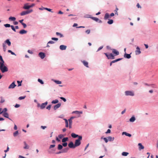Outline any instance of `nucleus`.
I'll use <instances>...</instances> for the list:
<instances>
[{
  "instance_id": "1",
  "label": "nucleus",
  "mask_w": 158,
  "mask_h": 158,
  "mask_svg": "<svg viewBox=\"0 0 158 158\" xmlns=\"http://www.w3.org/2000/svg\"><path fill=\"white\" fill-rule=\"evenodd\" d=\"M82 137L81 136H79L78 139L76 140L75 142L74 145L75 147L78 146L80 145L81 143V140H82Z\"/></svg>"
},
{
  "instance_id": "2",
  "label": "nucleus",
  "mask_w": 158,
  "mask_h": 158,
  "mask_svg": "<svg viewBox=\"0 0 158 158\" xmlns=\"http://www.w3.org/2000/svg\"><path fill=\"white\" fill-rule=\"evenodd\" d=\"M104 54L106 56L108 59H114L115 58L114 56L112 53L108 54L106 53H104Z\"/></svg>"
},
{
  "instance_id": "3",
  "label": "nucleus",
  "mask_w": 158,
  "mask_h": 158,
  "mask_svg": "<svg viewBox=\"0 0 158 158\" xmlns=\"http://www.w3.org/2000/svg\"><path fill=\"white\" fill-rule=\"evenodd\" d=\"M33 11L32 10L22 11L20 14L21 16H23L30 13Z\"/></svg>"
},
{
  "instance_id": "4",
  "label": "nucleus",
  "mask_w": 158,
  "mask_h": 158,
  "mask_svg": "<svg viewBox=\"0 0 158 158\" xmlns=\"http://www.w3.org/2000/svg\"><path fill=\"white\" fill-rule=\"evenodd\" d=\"M125 95L126 96H133L134 95V92L131 91H127L125 92Z\"/></svg>"
},
{
  "instance_id": "5",
  "label": "nucleus",
  "mask_w": 158,
  "mask_h": 158,
  "mask_svg": "<svg viewBox=\"0 0 158 158\" xmlns=\"http://www.w3.org/2000/svg\"><path fill=\"white\" fill-rule=\"evenodd\" d=\"M0 69L2 73H5V72H7L8 70V69L6 66L1 68Z\"/></svg>"
},
{
  "instance_id": "6",
  "label": "nucleus",
  "mask_w": 158,
  "mask_h": 158,
  "mask_svg": "<svg viewBox=\"0 0 158 158\" xmlns=\"http://www.w3.org/2000/svg\"><path fill=\"white\" fill-rule=\"evenodd\" d=\"M112 51V52L115 54L114 56H117L119 54V52L116 50L114 49H111Z\"/></svg>"
},
{
  "instance_id": "7",
  "label": "nucleus",
  "mask_w": 158,
  "mask_h": 158,
  "mask_svg": "<svg viewBox=\"0 0 158 158\" xmlns=\"http://www.w3.org/2000/svg\"><path fill=\"white\" fill-rule=\"evenodd\" d=\"M39 55L42 59H44L45 56V53L42 52H40L39 54Z\"/></svg>"
},
{
  "instance_id": "8",
  "label": "nucleus",
  "mask_w": 158,
  "mask_h": 158,
  "mask_svg": "<svg viewBox=\"0 0 158 158\" xmlns=\"http://www.w3.org/2000/svg\"><path fill=\"white\" fill-rule=\"evenodd\" d=\"M48 104V102H45L44 103H43L41 104L40 106V108L41 109H43L45 108L46 106Z\"/></svg>"
},
{
  "instance_id": "9",
  "label": "nucleus",
  "mask_w": 158,
  "mask_h": 158,
  "mask_svg": "<svg viewBox=\"0 0 158 158\" xmlns=\"http://www.w3.org/2000/svg\"><path fill=\"white\" fill-rule=\"evenodd\" d=\"M68 146L71 148H74L76 147L75 146V145L72 142H71L68 144Z\"/></svg>"
},
{
  "instance_id": "10",
  "label": "nucleus",
  "mask_w": 158,
  "mask_h": 158,
  "mask_svg": "<svg viewBox=\"0 0 158 158\" xmlns=\"http://www.w3.org/2000/svg\"><path fill=\"white\" fill-rule=\"evenodd\" d=\"M16 86V85L15 84V82H13L9 86V89H13Z\"/></svg>"
},
{
  "instance_id": "11",
  "label": "nucleus",
  "mask_w": 158,
  "mask_h": 158,
  "mask_svg": "<svg viewBox=\"0 0 158 158\" xmlns=\"http://www.w3.org/2000/svg\"><path fill=\"white\" fill-rule=\"evenodd\" d=\"M28 3H26L24 4V5L23 6V8L24 9H28L30 8V6L29 5H28Z\"/></svg>"
},
{
  "instance_id": "12",
  "label": "nucleus",
  "mask_w": 158,
  "mask_h": 158,
  "mask_svg": "<svg viewBox=\"0 0 158 158\" xmlns=\"http://www.w3.org/2000/svg\"><path fill=\"white\" fill-rule=\"evenodd\" d=\"M136 49V50L135 51L136 54V55H139V54H140L141 53L140 48L138 47H137Z\"/></svg>"
},
{
  "instance_id": "13",
  "label": "nucleus",
  "mask_w": 158,
  "mask_h": 158,
  "mask_svg": "<svg viewBox=\"0 0 158 158\" xmlns=\"http://www.w3.org/2000/svg\"><path fill=\"white\" fill-rule=\"evenodd\" d=\"M66 48V46L63 45H61L60 46V49L62 50H65Z\"/></svg>"
},
{
  "instance_id": "14",
  "label": "nucleus",
  "mask_w": 158,
  "mask_h": 158,
  "mask_svg": "<svg viewBox=\"0 0 158 158\" xmlns=\"http://www.w3.org/2000/svg\"><path fill=\"white\" fill-rule=\"evenodd\" d=\"M4 43L7 44L9 46L11 45V42L9 39H7L5 40Z\"/></svg>"
},
{
  "instance_id": "15",
  "label": "nucleus",
  "mask_w": 158,
  "mask_h": 158,
  "mask_svg": "<svg viewBox=\"0 0 158 158\" xmlns=\"http://www.w3.org/2000/svg\"><path fill=\"white\" fill-rule=\"evenodd\" d=\"M61 104L59 103L55 105L54 107V109L55 110H56L57 109L60 107L61 106Z\"/></svg>"
},
{
  "instance_id": "16",
  "label": "nucleus",
  "mask_w": 158,
  "mask_h": 158,
  "mask_svg": "<svg viewBox=\"0 0 158 158\" xmlns=\"http://www.w3.org/2000/svg\"><path fill=\"white\" fill-rule=\"evenodd\" d=\"M124 56L125 58H126L127 59H129L131 57L130 54L126 53H125Z\"/></svg>"
},
{
  "instance_id": "17",
  "label": "nucleus",
  "mask_w": 158,
  "mask_h": 158,
  "mask_svg": "<svg viewBox=\"0 0 158 158\" xmlns=\"http://www.w3.org/2000/svg\"><path fill=\"white\" fill-rule=\"evenodd\" d=\"M27 32V31L24 30H22L19 32V33L21 34H26Z\"/></svg>"
},
{
  "instance_id": "18",
  "label": "nucleus",
  "mask_w": 158,
  "mask_h": 158,
  "mask_svg": "<svg viewBox=\"0 0 158 158\" xmlns=\"http://www.w3.org/2000/svg\"><path fill=\"white\" fill-rule=\"evenodd\" d=\"M122 135H125L127 136H128V137H131V134L128 133L126 132H123L122 133Z\"/></svg>"
},
{
  "instance_id": "19",
  "label": "nucleus",
  "mask_w": 158,
  "mask_h": 158,
  "mask_svg": "<svg viewBox=\"0 0 158 158\" xmlns=\"http://www.w3.org/2000/svg\"><path fill=\"white\" fill-rule=\"evenodd\" d=\"M24 143L25 146L24 147V148L25 149H28L29 148V146L25 142H24Z\"/></svg>"
},
{
  "instance_id": "20",
  "label": "nucleus",
  "mask_w": 158,
  "mask_h": 158,
  "mask_svg": "<svg viewBox=\"0 0 158 158\" xmlns=\"http://www.w3.org/2000/svg\"><path fill=\"white\" fill-rule=\"evenodd\" d=\"M82 63H83V64H84V65L86 67H89V66H88V62H87V61H83L82 62Z\"/></svg>"
},
{
  "instance_id": "21",
  "label": "nucleus",
  "mask_w": 158,
  "mask_h": 158,
  "mask_svg": "<svg viewBox=\"0 0 158 158\" xmlns=\"http://www.w3.org/2000/svg\"><path fill=\"white\" fill-rule=\"evenodd\" d=\"M138 145L139 146V150L143 149H144V147L142 145L141 143H139L138 144Z\"/></svg>"
},
{
  "instance_id": "22",
  "label": "nucleus",
  "mask_w": 158,
  "mask_h": 158,
  "mask_svg": "<svg viewBox=\"0 0 158 158\" xmlns=\"http://www.w3.org/2000/svg\"><path fill=\"white\" fill-rule=\"evenodd\" d=\"M71 136L73 138H76L78 137H79V136H78V135H76L74 133H72L71 134Z\"/></svg>"
},
{
  "instance_id": "23",
  "label": "nucleus",
  "mask_w": 158,
  "mask_h": 158,
  "mask_svg": "<svg viewBox=\"0 0 158 158\" xmlns=\"http://www.w3.org/2000/svg\"><path fill=\"white\" fill-rule=\"evenodd\" d=\"M90 18H91V19H92L93 20L96 22H97L99 20V19H98V18H96V17H91Z\"/></svg>"
},
{
  "instance_id": "24",
  "label": "nucleus",
  "mask_w": 158,
  "mask_h": 158,
  "mask_svg": "<svg viewBox=\"0 0 158 158\" xmlns=\"http://www.w3.org/2000/svg\"><path fill=\"white\" fill-rule=\"evenodd\" d=\"M110 15H109V14L108 13H106L104 16V19H108Z\"/></svg>"
},
{
  "instance_id": "25",
  "label": "nucleus",
  "mask_w": 158,
  "mask_h": 158,
  "mask_svg": "<svg viewBox=\"0 0 158 158\" xmlns=\"http://www.w3.org/2000/svg\"><path fill=\"white\" fill-rule=\"evenodd\" d=\"M107 139H108V140L109 141H113L114 139V137H112L111 136H108L107 137Z\"/></svg>"
},
{
  "instance_id": "26",
  "label": "nucleus",
  "mask_w": 158,
  "mask_h": 158,
  "mask_svg": "<svg viewBox=\"0 0 158 158\" xmlns=\"http://www.w3.org/2000/svg\"><path fill=\"white\" fill-rule=\"evenodd\" d=\"M72 113H76V114H82V111H74Z\"/></svg>"
},
{
  "instance_id": "27",
  "label": "nucleus",
  "mask_w": 158,
  "mask_h": 158,
  "mask_svg": "<svg viewBox=\"0 0 158 158\" xmlns=\"http://www.w3.org/2000/svg\"><path fill=\"white\" fill-rule=\"evenodd\" d=\"M3 116L7 118H9V114L7 112H5L3 113Z\"/></svg>"
},
{
  "instance_id": "28",
  "label": "nucleus",
  "mask_w": 158,
  "mask_h": 158,
  "mask_svg": "<svg viewBox=\"0 0 158 158\" xmlns=\"http://www.w3.org/2000/svg\"><path fill=\"white\" fill-rule=\"evenodd\" d=\"M135 120V118L134 116H132L130 119L129 121L131 122H134Z\"/></svg>"
},
{
  "instance_id": "29",
  "label": "nucleus",
  "mask_w": 158,
  "mask_h": 158,
  "mask_svg": "<svg viewBox=\"0 0 158 158\" xmlns=\"http://www.w3.org/2000/svg\"><path fill=\"white\" fill-rule=\"evenodd\" d=\"M2 46L3 49V51L4 52H6V46L5 43H3L2 44Z\"/></svg>"
},
{
  "instance_id": "30",
  "label": "nucleus",
  "mask_w": 158,
  "mask_h": 158,
  "mask_svg": "<svg viewBox=\"0 0 158 158\" xmlns=\"http://www.w3.org/2000/svg\"><path fill=\"white\" fill-rule=\"evenodd\" d=\"M128 154L129 153L126 152H123L122 153V155L124 156H127Z\"/></svg>"
},
{
  "instance_id": "31",
  "label": "nucleus",
  "mask_w": 158,
  "mask_h": 158,
  "mask_svg": "<svg viewBox=\"0 0 158 158\" xmlns=\"http://www.w3.org/2000/svg\"><path fill=\"white\" fill-rule=\"evenodd\" d=\"M54 43V42L53 41H50L48 42L47 47H50V46L48 44H53Z\"/></svg>"
},
{
  "instance_id": "32",
  "label": "nucleus",
  "mask_w": 158,
  "mask_h": 158,
  "mask_svg": "<svg viewBox=\"0 0 158 158\" xmlns=\"http://www.w3.org/2000/svg\"><path fill=\"white\" fill-rule=\"evenodd\" d=\"M68 137L64 138L62 139V141L63 143H64L68 140Z\"/></svg>"
},
{
  "instance_id": "33",
  "label": "nucleus",
  "mask_w": 158,
  "mask_h": 158,
  "mask_svg": "<svg viewBox=\"0 0 158 158\" xmlns=\"http://www.w3.org/2000/svg\"><path fill=\"white\" fill-rule=\"evenodd\" d=\"M64 120H65V127H69L68 121L67 120V119H66L65 118L64 119Z\"/></svg>"
},
{
  "instance_id": "34",
  "label": "nucleus",
  "mask_w": 158,
  "mask_h": 158,
  "mask_svg": "<svg viewBox=\"0 0 158 158\" xmlns=\"http://www.w3.org/2000/svg\"><path fill=\"white\" fill-rule=\"evenodd\" d=\"M56 34L57 36H59L60 37H63V35L60 33L56 32Z\"/></svg>"
},
{
  "instance_id": "35",
  "label": "nucleus",
  "mask_w": 158,
  "mask_h": 158,
  "mask_svg": "<svg viewBox=\"0 0 158 158\" xmlns=\"http://www.w3.org/2000/svg\"><path fill=\"white\" fill-rule=\"evenodd\" d=\"M113 23V20L112 19H109L107 22V23L109 24H111Z\"/></svg>"
},
{
  "instance_id": "36",
  "label": "nucleus",
  "mask_w": 158,
  "mask_h": 158,
  "mask_svg": "<svg viewBox=\"0 0 158 158\" xmlns=\"http://www.w3.org/2000/svg\"><path fill=\"white\" fill-rule=\"evenodd\" d=\"M9 19L10 20L15 21L16 19V18L14 17H10L9 18Z\"/></svg>"
},
{
  "instance_id": "37",
  "label": "nucleus",
  "mask_w": 158,
  "mask_h": 158,
  "mask_svg": "<svg viewBox=\"0 0 158 158\" xmlns=\"http://www.w3.org/2000/svg\"><path fill=\"white\" fill-rule=\"evenodd\" d=\"M122 59V58H119V59H116V60H113L111 62H112V63H114L115 62H116L119 61L121 60Z\"/></svg>"
},
{
  "instance_id": "38",
  "label": "nucleus",
  "mask_w": 158,
  "mask_h": 158,
  "mask_svg": "<svg viewBox=\"0 0 158 158\" xmlns=\"http://www.w3.org/2000/svg\"><path fill=\"white\" fill-rule=\"evenodd\" d=\"M59 101L58 100L56 99L55 100H53L52 102V104H56Z\"/></svg>"
},
{
  "instance_id": "39",
  "label": "nucleus",
  "mask_w": 158,
  "mask_h": 158,
  "mask_svg": "<svg viewBox=\"0 0 158 158\" xmlns=\"http://www.w3.org/2000/svg\"><path fill=\"white\" fill-rule=\"evenodd\" d=\"M63 148V146L61 144H59L58 147V149L59 150Z\"/></svg>"
},
{
  "instance_id": "40",
  "label": "nucleus",
  "mask_w": 158,
  "mask_h": 158,
  "mask_svg": "<svg viewBox=\"0 0 158 158\" xmlns=\"http://www.w3.org/2000/svg\"><path fill=\"white\" fill-rule=\"evenodd\" d=\"M4 61L3 62H2L1 63L0 68H1L5 66L4 64Z\"/></svg>"
},
{
  "instance_id": "41",
  "label": "nucleus",
  "mask_w": 158,
  "mask_h": 158,
  "mask_svg": "<svg viewBox=\"0 0 158 158\" xmlns=\"http://www.w3.org/2000/svg\"><path fill=\"white\" fill-rule=\"evenodd\" d=\"M38 81L39 82H40L41 84H43L44 83L42 80L40 79H38Z\"/></svg>"
},
{
  "instance_id": "42",
  "label": "nucleus",
  "mask_w": 158,
  "mask_h": 158,
  "mask_svg": "<svg viewBox=\"0 0 158 158\" xmlns=\"http://www.w3.org/2000/svg\"><path fill=\"white\" fill-rule=\"evenodd\" d=\"M18 134V131H16L15 132H14L13 134V135L15 137Z\"/></svg>"
},
{
  "instance_id": "43",
  "label": "nucleus",
  "mask_w": 158,
  "mask_h": 158,
  "mask_svg": "<svg viewBox=\"0 0 158 158\" xmlns=\"http://www.w3.org/2000/svg\"><path fill=\"white\" fill-rule=\"evenodd\" d=\"M26 97V96L20 97L19 98V99L20 100L24 99Z\"/></svg>"
},
{
  "instance_id": "44",
  "label": "nucleus",
  "mask_w": 158,
  "mask_h": 158,
  "mask_svg": "<svg viewBox=\"0 0 158 158\" xmlns=\"http://www.w3.org/2000/svg\"><path fill=\"white\" fill-rule=\"evenodd\" d=\"M4 26L6 27H11V26L9 24H5L4 25Z\"/></svg>"
},
{
  "instance_id": "45",
  "label": "nucleus",
  "mask_w": 158,
  "mask_h": 158,
  "mask_svg": "<svg viewBox=\"0 0 158 158\" xmlns=\"http://www.w3.org/2000/svg\"><path fill=\"white\" fill-rule=\"evenodd\" d=\"M55 82L57 84H60L61 83V82L59 81H55Z\"/></svg>"
},
{
  "instance_id": "46",
  "label": "nucleus",
  "mask_w": 158,
  "mask_h": 158,
  "mask_svg": "<svg viewBox=\"0 0 158 158\" xmlns=\"http://www.w3.org/2000/svg\"><path fill=\"white\" fill-rule=\"evenodd\" d=\"M118 9L116 7V9L114 11L115 12V13L116 15H118Z\"/></svg>"
},
{
  "instance_id": "47",
  "label": "nucleus",
  "mask_w": 158,
  "mask_h": 158,
  "mask_svg": "<svg viewBox=\"0 0 158 158\" xmlns=\"http://www.w3.org/2000/svg\"><path fill=\"white\" fill-rule=\"evenodd\" d=\"M8 52L10 53L11 54L13 55H15V53L13 52H12L10 50H8Z\"/></svg>"
},
{
  "instance_id": "48",
  "label": "nucleus",
  "mask_w": 158,
  "mask_h": 158,
  "mask_svg": "<svg viewBox=\"0 0 158 158\" xmlns=\"http://www.w3.org/2000/svg\"><path fill=\"white\" fill-rule=\"evenodd\" d=\"M22 81H17V82H18V86H20L21 85V82H22Z\"/></svg>"
},
{
  "instance_id": "49",
  "label": "nucleus",
  "mask_w": 158,
  "mask_h": 158,
  "mask_svg": "<svg viewBox=\"0 0 158 158\" xmlns=\"http://www.w3.org/2000/svg\"><path fill=\"white\" fill-rule=\"evenodd\" d=\"M11 28L12 29L13 31H14L15 32L16 31V30L14 27L13 26V25H11Z\"/></svg>"
},
{
  "instance_id": "50",
  "label": "nucleus",
  "mask_w": 158,
  "mask_h": 158,
  "mask_svg": "<svg viewBox=\"0 0 158 158\" xmlns=\"http://www.w3.org/2000/svg\"><path fill=\"white\" fill-rule=\"evenodd\" d=\"M67 143H64L62 144V146H63L64 147H66L67 146Z\"/></svg>"
},
{
  "instance_id": "51",
  "label": "nucleus",
  "mask_w": 158,
  "mask_h": 158,
  "mask_svg": "<svg viewBox=\"0 0 158 158\" xmlns=\"http://www.w3.org/2000/svg\"><path fill=\"white\" fill-rule=\"evenodd\" d=\"M68 121H69V124H71V125H72V120H71V119H69L68 120Z\"/></svg>"
},
{
  "instance_id": "52",
  "label": "nucleus",
  "mask_w": 158,
  "mask_h": 158,
  "mask_svg": "<svg viewBox=\"0 0 158 158\" xmlns=\"http://www.w3.org/2000/svg\"><path fill=\"white\" fill-rule=\"evenodd\" d=\"M7 111V109L6 108H5L3 109V110L2 111V113L6 112Z\"/></svg>"
},
{
  "instance_id": "53",
  "label": "nucleus",
  "mask_w": 158,
  "mask_h": 158,
  "mask_svg": "<svg viewBox=\"0 0 158 158\" xmlns=\"http://www.w3.org/2000/svg\"><path fill=\"white\" fill-rule=\"evenodd\" d=\"M64 137V135H63L60 134L58 135V137L60 139H61Z\"/></svg>"
},
{
  "instance_id": "54",
  "label": "nucleus",
  "mask_w": 158,
  "mask_h": 158,
  "mask_svg": "<svg viewBox=\"0 0 158 158\" xmlns=\"http://www.w3.org/2000/svg\"><path fill=\"white\" fill-rule=\"evenodd\" d=\"M44 9H45V10H46L49 11H51V9H49V8H43Z\"/></svg>"
},
{
  "instance_id": "55",
  "label": "nucleus",
  "mask_w": 158,
  "mask_h": 158,
  "mask_svg": "<svg viewBox=\"0 0 158 158\" xmlns=\"http://www.w3.org/2000/svg\"><path fill=\"white\" fill-rule=\"evenodd\" d=\"M51 105H49L47 107H46V109L48 110H50V108H51Z\"/></svg>"
},
{
  "instance_id": "56",
  "label": "nucleus",
  "mask_w": 158,
  "mask_h": 158,
  "mask_svg": "<svg viewBox=\"0 0 158 158\" xmlns=\"http://www.w3.org/2000/svg\"><path fill=\"white\" fill-rule=\"evenodd\" d=\"M103 139L106 143H107L108 141V139L106 138H103Z\"/></svg>"
},
{
  "instance_id": "57",
  "label": "nucleus",
  "mask_w": 158,
  "mask_h": 158,
  "mask_svg": "<svg viewBox=\"0 0 158 158\" xmlns=\"http://www.w3.org/2000/svg\"><path fill=\"white\" fill-rule=\"evenodd\" d=\"M60 98L64 102H65L66 101V99L63 97H61Z\"/></svg>"
},
{
  "instance_id": "58",
  "label": "nucleus",
  "mask_w": 158,
  "mask_h": 158,
  "mask_svg": "<svg viewBox=\"0 0 158 158\" xmlns=\"http://www.w3.org/2000/svg\"><path fill=\"white\" fill-rule=\"evenodd\" d=\"M55 146V144L51 145L49 147V148L51 149L52 148H54Z\"/></svg>"
},
{
  "instance_id": "59",
  "label": "nucleus",
  "mask_w": 158,
  "mask_h": 158,
  "mask_svg": "<svg viewBox=\"0 0 158 158\" xmlns=\"http://www.w3.org/2000/svg\"><path fill=\"white\" fill-rule=\"evenodd\" d=\"M52 40L56 41H57L58 40V39L56 38L52 37Z\"/></svg>"
},
{
  "instance_id": "60",
  "label": "nucleus",
  "mask_w": 158,
  "mask_h": 158,
  "mask_svg": "<svg viewBox=\"0 0 158 158\" xmlns=\"http://www.w3.org/2000/svg\"><path fill=\"white\" fill-rule=\"evenodd\" d=\"M22 24L24 28H25L27 27V25L25 23H22Z\"/></svg>"
},
{
  "instance_id": "61",
  "label": "nucleus",
  "mask_w": 158,
  "mask_h": 158,
  "mask_svg": "<svg viewBox=\"0 0 158 158\" xmlns=\"http://www.w3.org/2000/svg\"><path fill=\"white\" fill-rule=\"evenodd\" d=\"M85 32L87 34H89L90 33V30H87Z\"/></svg>"
},
{
  "instance_id": "62",
  "label": "nucleus",
  "mask_w": 158,
  "mask_h": 158,
  "mask_svg": "<svg viewBox=\"0 0 158 158\" xmlns=\"http://www.w3.org/2000/svg\"><path fill=\"white\" fill-rule=\"evenodd\" d=\"M20 105L19 104H16L15 106V108H18L19 107H20Z\"/></svg>"
},
{
  "instance_id": "63",
  "label": "nucleus",
  "mask_w": 158,
  "mask_h": 158,
  "mask_svg": "<svg viewBox=\"0 0 158 158\" xmlns=\"http://www.w3.org/2000/svg\"><path fill=\"white\" fill-rule=\"evenodd\" d=\"M110 130L109 129H108L107 131L106 132V134H108V133H110Z\"/></svg>"
},
{
  "instance_id": "64",
  "label": "nucleus",
  "mask_w": 158,
  "mask_h": 158,
  "mask_svg": "<svg viewBox=\"0 0 158 158\" xmlns=\"http://www.w3.org/2000/svg\"><path fill=\"white\" fill-rule=\"evenodd\" d=\"M35 4L33 3L31 5H29V6H30V8L34 6H35Z\"/></svg>"
}]
</instances>
